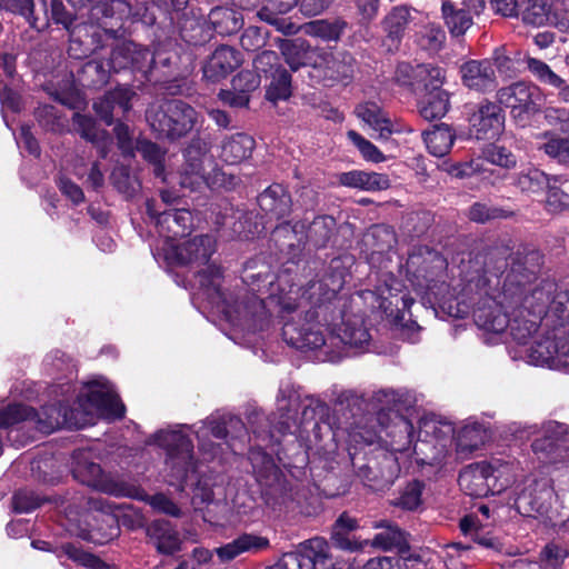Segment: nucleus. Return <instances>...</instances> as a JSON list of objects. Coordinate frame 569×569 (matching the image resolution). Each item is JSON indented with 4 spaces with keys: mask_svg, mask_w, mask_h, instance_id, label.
Listing matches in <instances>:
<instances>
[{
    "mask_svg": "<svg viewBox=\"0 0 569 569\" xmlns=\"http://www.w3.org/2000/svg\"><path fill=\"white\" fill-rule=\"evenodd\" d=\"M305 229V221H297L293 224L290 222H283L273 229L272 239L281 249H293L302 244Z\"/></svg>",
    "mask_w": 569,
    "mask_h": 569,
    "instance_id": "obj_49",
    "label": "nucleus"
},
{
    "mask_svg": "<svg viewBox=\"0 0 569 569\" xmlns=\"http://www.w3.org/2000/svg\"><path fill=\"white\" fill-rule=\"evenodd\" d=\"M475 321L480 328L496 333L503 332L511 322L509 316L497 306L475 311Z\"/></svg>",
    "mask_w": 569,
    "mask_h": 569,
    "instance_id": "obj_50",
    "label": "nucleus"
},
{
    "mask_svg": "<svg viewBox=\"0 0 569 569\" xmlns=\"http://www.w3.org/2000/svg\"><path fill=\"white\" fill-rule=\"evenodd\" d=\"M340 184L359 188L366 191H380L390 187V180L386 174L353 170L339 174Z\"/></svg>",
    "mask_w": 569,
    "mask_h": 569,
    "instance_id": "obj_31",
    "label": "nucleus"
},
{
    "mask_svg": "<svg viewBox=\"0 0 569 569\" xmlns=\"http://www.w3.org/2000/svg\"><path fill=\"white\" fill-rule=\"evenodd\" d=\"M147 120L157 138L177 141L194 128L198 112L189 103L172 99L149 109Z\"/></svg>",
    "mask_w": 569,
    "mask_h": 569,
    "instance_id": "obj_2",
    "label": "nucleus"
},
{
    "mask_svg": "<svg viewBox=\"0 0 569 569\" xmlns=\"http://www.w3.org/2000/svg\"><path fill=\"white\" fill-rule=\"evenodd\" d=\"M543 264V256L535 248L523 246L510 253V268L502 283V296L517 298L521 286H531Z\"/></svg>",
    "mask_w": 569,
    "mask_h": 569,
    "instance_id": "obj_4",
    "label": "nucleus"
},
{
    "mask_svg": "<svg viewBox=\"0 0 569 569\" xmlns=\"http://www.w3.org/2000/svg\"><path fill=\"white\" fill-rule=\"evenodd\" d=\"M72 123L76 132L79 133L82 139L93 144L106 140L108 137L107 131L99 129L97 121L90 116L76 112L72 116Z\"/></svg>",
    "mask_w": 569,
    "mask_h": 569,
    "instance_id": "obj_53",
    "label": "nucleus"
},
{
    "mask_svg": "<svg viewBox=\"0 0 569 569\" xmlns=\"http://www.w3.org/2000/svg\"><path fill=\"white\" fill-rule=\"evenodd\" d=\"M147 443L166 451L164 466L170 485L182 490L189 476L198 472L193 442L182 430H159L148 438Z\"/></svg>",
    "mask_w": 569,
    "mask_h": 569,
    "instance_id": "obj_1",
    "label": "nucleus"
},
{
    "mask_svg": "<svg viewBox=\"0 0 569 569\" xmlns=\"http://www.w3.org/2000/svg\"><path fill=\"white\" fill-rule=\"evenodd\" d=\"M463 84L469 89L485 92L497 86L496 72L490 60H470L460 68Z\"/></svg>",
    "mask_w": 569,
    "mask_h": 569,
    "instance_id": "obj_23",
    "label": "nucleus"
},
{
    "mask_svg": "<svg viewBox=\"0 0 569 569\" xmlns=\"http://www.w3.org/2000/svg\"><path fill=\"white\" fill-rule=\"evenodd\" d=\"M320 62H315V67L322 73L323 79L329 84L338 81H348L352 78L355 71V58L351 53L338 50L330 53H323Z\"/></svg>",
    "mask_w": 569,
    "mask_h": 569,
    "instance_id": "obj_21",
    "label": "nucleus"
},
{
    "mask_svg": "<svg viewBox=\"0 0 569 569\" xmlns=\"http://www.w3.org/2000/svg\"><path fill=\"white\" fill-rule=\"evenodd\" d=\"M426 76H430V71H428L423 66H412L408 62L399 63L395 72L397 83L408 87L415 92H417L418 87L417 80H421Z\"/></svg>",
    "mask_w": 569,
    "mask_h": 569,
    "instance_id": "obj_56",
    "label": "nucleus"
},
{
    "mask_svg": "<svg viewBox=\"0 0 569 569\" xmlns=\"http://www.w3.org/2000/svg\"><path fill=\"white\" fill-rule=\"evenodd\" d=\"M481 153L486 161L505 169H512L517 164V157L503 146L488 144Z\"/></svg>",
    "mask_w": 569,
    "mask_h": 569,
    "instance_id": "obj_59",
    "label": "nucleus"
},
{
    "mask_svg": "<svg viewBox=\"0 0 569 569\" xmlns=\"http://www.w3.org/2000/svg\"><path fill=\"white\" fill-rule=\"evenodd\" d=\"M393 230L386 224H375L368 229L362 238L363 246L371 253H383L396 244Z\"/></svg>",
    "mask_w": 569,
    "mask_h": 569,
    "instance_id": "obj_45",
    "label": "nucleus"
},
{
    "mask_svg": "<svg viewBox=\"0 0 569 569\" xmlns=\"http://www.w3.org/2000/svg\"><path fill=\"white\" fill-rule=\"evenodd\" d=\"M460 529L465 537L469 538L473 542V546L463 542H452L447 546L448 549L467 551L478 548L482 550L487 556H493L505 551V545L502 541L491 532L485 531L476 517H463L460 520Z\"/></svg>",
    "mask_w": 569,
    "mask_h": 569,
    "instance_id": "obj_13",
    "label": "nucleus"
},
{
    "mask_svg": "<svg viewBox=\"0 0 569 569\" xmlns=\"http://www.w3.org/2000/svg\"><path fill=\"white\" fill-rule=\"evenodd\" d=\"M254 139L246 133H234L221 141L220 158L228 164H238L247 160L253 149Z\"/></svg>",
    "mask_w": 569,
    "mask_h": 569,
    "instance_id": "obj_28",
    "label": "nucleus"
},
{
    "mask_svg": "<svg viewBox=\"0 0 569 569\" xmlns=\"http://www.w3.org/2000/svg\"><path fill=\"white\" fill-rule=\"evenodd\" d=\"M377 422V418L375 419ZM383 431H381V426L378 423L368 425L357 422L348 432V441L355 447L361 445H373V443H382L383 442Z\"/></svg>",
    "mask_w": 569,
    "mask_h": 569,
    "instance_id": "obj_52",
    "label": "nucleus"
},
{
    "mask_svg": "<svg viewBox=\"0 0 569 569\" xmlns=\"http://www.w3.org/2000/svg\"><path fill=\"white\" fill-rule=\"evenodd\" d=\"M63 552L68 558L90 569H116V567L109 566L103 562L99 557L83 551L72 543H66L62 546Z\"/></svg>",
    "mask_w": 569,
    "mask_h": 569,
    "instance_id": "obj_61",
    "label": "nucleus"
},
{
    "mask_svg": "<svg viewBox=\"0 0 569 569\" xmlns=\"http://www.w3.org/2000/svg\"><path fill=\"white\" fill-rule=\"evenodd\" d=\"M358 478L373 490H385L389 488L398 476L399 467L397 460L388 453H382L381 459H369L367 463L357 466Z\"/></svg>",
    "mask_w": 569,
    "mask_h": 569,
    "instance_id": "obj_11",
    "label": "nucleus"
},
{
    "mask_svg": "<svg viewBox=\"0 0 569 569\" xmlns=\"http://www.w3.org/2000/svg\"><path fill=\"white\" fill-rule=\"evenodd\" d=\"M34 114L39 124L46 130L52 132H62L64 130L66 126L62 116L56 107L49 104L40 106L36 109Z\"/></svg>",
    "mask_w": 569,
    "mask_h": 569,
    "instance_id": "obj_63",
    "label": "nucleus"
},
{
    "mask_svg": "<svg viewBox=\"0 0 569 569\" xmlns=\"http://www.w3.org/2000/svg\"><path fill=\"white\" fill-rule=\"evenodd\" d=\"M545 323L547 327L552 328L553 331L559 332L561 328L569 325V290H559L557 288L549 305Z\"/></svg>",
    "mask_w": 569,
    "mask_h": 569,
    "instance_id": "obj_43",
    "label": "nucleus"
},
{
    "mask_svg": "<svg viewBox=\"0 0 569 569\" xmlns=\"http://www.w3.org/2000/svg\"><path fill=\"white\" fill-rule=\"evenodd\" d=\"M241 63L240 52L229 46L218 47L206 61L202 70L204 78L216 82L226 78Z\"/></svg>",
    "mask_w": 569,
    "mask_h": 569,
    "instance_id": "obj_22",
    "label": "nucleus"
},
{
    "mask_svg": "<svg viewBox=\"0 0 569 569\" xmlns=\"http://www.w3.org/2000/svg\"><path fill=\"white\" fill-rule=\"evenodd\" d=\"M449 94L447 91L439 89L426 92L419 102L420 116L432 121L442 118L449 110Z\"/></svg>",
    "mask_w": 569,
    "mask_h": 569,
    "instance_id": "obj_44",
    "label": "nucleus"
},
{
    "mask_svg": "<svg viewBox=\"0 0 569 569\" xmlns=\"http://www.w3.org/2000/svg\"><path fill=\"white\" fill-rule=\"evenodd\" d=\"M348 27L347 21L341 18L333 20H316L309 24V32L326 41H337Z\"/></svg>",
    "mask_w": 569,
    "mask_h": 569,
    "instance_id": "obj_54",
    "label": "nucleus"
},
{
    "mask_svg": "<svg viewBox=\"0 0 569 569\" xmlns=\"http://www.w3.org/2000/svg\"><path fill=\"white\" fill-rule=\"evenodd\" d=\"M208 18L213 30L221 36L233 34L243 27L242 14L231 8L216 7Z\"/></svg>",
    "mask_w": 569,
    "mask_h": 569,
    "instance_id": "obj_36",
    "label": "nucleus"
},
{
    "mask_svg": "<svg viewBox=\"0 0 569 569\" xmlns=\"http://www.w3.org/2000/svg\"><path fill=\"white\" fill-rule=\"evenodd\" d=\"M547 174L539 169H528L521 171L516 176L515 184L521 189V191L537 192L543 188L547 183Z\"/></svg>",
    "mask_w": 569,
    "mask_h": 569,
    "instance_id": "obj_62",
    "label": "nucleus"
},
{
    "mask_svg": "<svg viewBox=\"0 0 569 569\" xmlns=\"http://www.w3.org/2000/svg\"><path fill=\"white\" fill-rule=\"evenodd\" d=\"M528 70L542 83L561 88L565 84V80L556 74L547 63L541 60L528 57L526 59Z\"/></svg>",
    "mask_w": 569,
    "mask_h": 569,
    "instance_id": "obj_60",
    "label": "nucleus"
},
{
    "mask_svg": "<svg viewBox=\"0 0 569 569\" xmlns=\"http://www.w3.org/2000/svg\"><path fill=\"white\" fill-rule=\"evenodd\" d=\"M418 11L407 6H398L390 10L383 18L382 27L387 34V40L392 46L398 47L408 26L416 20Z\"/></svg>",
    "mask_w": 569,
    "mask_h": 569,
    "instance_id": "obj_27",
    "label": "nucleus"
},
{
    "mask_svg": "<svg viewBox=\"0 0 569 569\" xmlns=\"http://www.w3.org/2000/svg\"><path fill=\"white\" fill-rule=\"evenodd\" d=\"M76 453V465L72 467L74 479L88 487L114 497L140 498L141 488L132 482L124 481L118 477L104 475L101 467L94 462L82 461Z\"/></svg>",
    "mask_w": 569,
    "mask_h": 569,
    "instance_id": "obj_3",
    "label": "nucleus"
},
{
    "mask_svg": "<svg viewBox=\"0 0 569 569\" xmlns=\"http://www.w3.org/2000/svg\"><path fill=\"white\" fill-rule=\"evenodd\" d=\"M148 535L160 553L173 555L181 549L179 535L167 520H154L148 527Z\"/></svg>",
    "mask_w": 569,
    "mask_h": 569,
    "instance_id": "obj_30",
    "label": "nucleus"
},
{
    "mask_svg": "<svg viewBox=\"0 0 569 569\" xmlns=\"http://www.w3.org/2000/svg\"><path fill=\"white\" fill-rule=\"evenodd\" d=\"M138 46L133 42L121 43L117 46L110 56V64L114 71L126 69L129 66L144 71L146 63Z\"/></svg>",
    "mask_w": 569,
    "mask_h": 569,
    "instance_id": "obj_42",
    "label": "nucleus"
},
{
    "mask_svg": "<svg viewBox=\"0 0 569 569\" xmlns=\"http://www.w3.org/2000/svg\"><path fill=\"white\" fill-rule=\"evenodd\" d=\"M531 447L535 453L557 461L561 453L569 448L567 427L560 423L550 425L545 436L536 439Z\"/></svg>",
    "mask_w": 569,
    "mask_h": 569,
    "instance_id": "obj_25",
    "label": "nucleus"
},
{
    "mask_svg": "<svg viewBox=\"0 0 569 569\" xmlns=\"http://www.w3.org/2000/svg\"><path fill=\"white\" fill-rule=\"evenodd\" d=\"M419 433L420 437L429 438L448 448L452 440L455 429L450 422L436 416H428L420 419Z\"/></svg>",
    "mask_w": 569,
    "mask_h": 569,
    "instance_id": "obj_39",
    "label": "nucleus"
},
{
    "mask_svg": "<svg viewBox=\"0 0 569 569\" xmlns=\"http://www.w3.org/2000/svg\"><path fill=\"white\" fill-rule=\"evenodd\" d=\"M519 291L517 298L502 296V303H506L507 308L513 310L523 309L535 319L545 321L551 299L557 291V284L552 281L545 280L533 288H530V286H521Z\"/></svg>",
    "mask_w": 569,
    "mask_h": 569,
    "instance_id": "obj_7",
    "label": "nucleus"
},
{
    "mask_svg": "<svg viewBox=\"0 0 569 569\" xmlns=\"http://www.w3.org/2000/svg\"><path fill=\"white\" fill-rule=\"evenodd\" d=\"M183 157L184 162L178 171L181 188L194 191L203 184L207 186L208 172L204 163L207 160L213 163L209 156V143L200 137L192 138L183 151Z\"/></svg>",
    "mask_w": 569,
    "mask_h": 569,
    "instance_id": "obj_5",
    "label": "nucleus"
},
{
    "mask_svg": "<svg viewBox=\"0 0 569 569\" xmlns=\"http://www.w3.org/2000/svg\"><path fill=\"white\" fill-rule=\"evenodd\" d=\"M280 51L291 71H298L301 67L311 64L315 51L301 39L282 40Z\"/></svg>",
    "mask_w": 569,
    "mask_h": 569,
    "instance_id": "obj_37",
    "label": "nucleus"
},
{
    "mask_svg": "<svg viewBox=\"0 0 569 569\" xmlns=\"http://www.w3.org/2000/svg\"><path fill=\"white\" fill-rule=\"evenodd\" d=\"M511 216V211L485 202H475L468 211L469 219L478 223H486L495 219H502Z\"/></svg>",
    "mask_w": 569,
    "mask_h": 569,
    "instance_id": "obj_58",
    "label": "nucleus"
},
{
    "mask_svg": "<svg viewBox=\"0 0 569 569\" xmlns=\"http://www.w3.org/2000/svg\"><path fill=\"white\" fill-rule=\"evenodd\" d=\"M262 496L270 506L280 507L295 499L293 489L281 471L270 463L264 472L258 475Z\"/></svg>",
    "mask_w": 569,
    "mask_h": 569,
    "instance_id": "obj_17",
    "label": "nucleus"
},
{
    "mask_svg": "<svg viewBox=\"0 0 569 569\" xmlns=\"http://www.w3.org/2000/svg\"><path fill=\"white\" fill-rule=\"evenodd\" d=\"M455 139V130L446 123L437 124L431 131L423 132L427 148L436 157L447 154L452 148Z\"/></svg>",
    "mask_w": 569,
    "mask_h": 569,
    "instance_id": "obj_41",
    "label": "nucleus"
},
{
    "mask_svg": "<svg viewBox=\"0 0 569 569\" xmlns=\"http://www.w3.org/2000/svg\"><path fill=\"white\" fill-rule=\"evenodd\" d=\"M306 558L309 559L310 569H336L329 553L328 542L323 538H312L303 542Z\"/></svg>",
    "mask_w": 569,
    "mask_h": 569,
    "instance_id": "obj_48",
    "label": "nucleus"
},
{
    "mask_svg": "<svg viewBox=\"0 0 569 569\" xmlns=\"http://www.w3.org/2000/svg\"><path fill=\"white\" fill-rule=\"evenodd\" d=\"M147 212L150 217L157 218V226L168 238L184 237L192 227V214L186 209H169L158 212L153 209V204L147 202Z\"/></svg>",
    "mask_w": 569,
    "mask_h": 569,
    "instance_id": "obj_20",
    "label": "nucleus"
},
{
    "mask_svg": "<svg viewBox=\"0 0 569 569\" xmlns=\"http://www.w3.org/2000/svg\"><path fill=\"white\" fill-rule=\"evenodd\" d=\"M458 483L466 495L473 498H483L503 489L502 485H498L496 470L485 461L463 468L459 473Z\"/></svg>",
    "mask_w": 569,
    "mask_h": 569,
    "instance_id": "obj_9",
    "label": "nucleus"
},
{
    "mask_svg": "<svg viewBox=\"0 0 569 569\" xmlns=\"http://www.w3.org/2000/svg\"><path fill=\"white\" fill-rule=\"evenodd\" d=\"M448 448L442 443L435 442L429 438L420 437L412 448L417 463L433 466L440 462L447 455Z\"/></svg>",
    "mask_w": 569,
    "mask_h": 569,
    "instance_id": "obj_47",
    "label": "nucleus"
},
{
    "mask_svg": "<svg viewBox=\"0 0 569 569\" xmlns=\"http://www.w3.org/2000/svg\"><path fill=\"white\" fill-rule=\"evenodd\" d=\"M483 445V435L476 426L463 427L457 438V452L467 456Z\"/></svg>",
    "mask_w": 569,
    "mask_h": 569,
    "instance_id": "obj_57",
    "label": "nucleus"
},
{
    "mask_svg": "<svg viewBox=\"0 0 569 569\" xmlns=\"http://www.w3.org/2000/svg\"><path fill=\"white\" fill-rule=\"evenodd\" d=\"M258 204L270 219L284 218L290 214L292 209L290 193L279 183L269 186L262 193H260L258 197Z\"/></svg>",
    "mask_w": 569,
    "mask_h": 569,
    "instance_id": "obj_26",
    "label": "nucleus"
},
{
    "mask_svg": "<svg viewBox=\"0 0 569 569\" xmlns=\"http://www.w3.org/2000/svg\"><path fill=\"white\" fill-rule=\"evenodd\" d=\"M562 332L553 331L552 336H547L535 341L528 349L530 362L537 366L565 367L569 368V349L563 340Z\"/></svg>",
    "mask_w": 569,
    "mask_h": 569,
    "instance_id": "obj_12",
    "label": "nucleus"
},
{
    "mask_svg": "<svg viewBox=\"0 0 569 569\" xmlns=\"http://www.w3.org/2000/svg\"><path fill=\"white\" fill-rule=\"evenodd\" d=\"M200 289L203 290L207 298L212 305L226 302L223 292L221 291L222 270L214 263H209L204 269L197 273Z\"/></svg>",
    "mask_w": 569,
    "mask_h": 569,
    "instance_id": "obj_35",
    "label": "nucleus"
},
{
    "mask_svg": "<svg viewBox=\"0 0 569 569\" xmlns=\"http://www.w3.org/2000/svg\"><path fill=\"white\" fill-rule=\"evenodd\" d=\"M88 400L94 407L114 418H121L124 415V406L120 398L106 385L92 382L89 388Z\"/></svg>",
    "mask_w": 569,
    "mask_h": 569,
    "instance_id": "obj_33",
    "label": "nucleus"
},
{
    "mask_svg": "<svg viewBox=\"0 0 569 569\" xmlns=\"http://www.w3.org/2000/svg\"><path fill=\"white\" fill-rule=\"evenodd\" d=\"M336 228V220L331 216L316 217L309 224H306L302 244H310L316 249L325 248Z\"/></svg>",
    "mask_w": 569,
    "mask_h": 569,
    "instance_id": "obj_34",
    "label": "nucleus"
},
{
    "mask_svg": "<svg viewBox=\"0 0 569 569\" xmlns=\"http://www.w3.org/2000/svg\"><path fill=\"white\" fill-rule=\"evenodd\" d=\"M357 114L375 131L379 132L380 139L387 140L390 137L392 132L390 120L385 117L377 104H361L357 108Z\"/></svg>",
    "mask_w": 569,
    "mask_h": 569,
    "instance_id": "obj_51",
    "label": "nucleus"
},
{
    "mask_svg": "<svg viewBox=\"0 0 569 569\" xmlns=\"http://www.w3.org/2000/svg\"><path fill=\"white\" fill-rule=\"evenodd\" d=\"M309 559L306 558L303 543L297 551L286 552L277 563L268 569H310Z\"/></svg>",
    "mask_w": 569,
    "mask_h": 569,
    "instance_id": "obj_64",
    "label": "nucleus"
},
{
    "mask_svg": "<svg viewBox=\"0 0 569 569\" xmlns=\"http://www.w3.org/2000/svg\"><path fill=\"white\" fill-rule=\"evenodd\" d=\"M328 406L321 400L315 397H306L302 401V412L300 421L298 422L293 418H287L280 422V430L286 432L290 431L292 426L297 425H306L308 422L315 421V427L318 426L317 419H322L328 415Z\"/></svg>",
    "mask_w": 569,
    "mask_h": 569,
    "instance_id": "obj_46",
    "label": "nucleus"
},
{
    "mask_svg": "<svg viewBox=\"0 0 569 569\" xmlns=\"http://www.w3.org/2000/svg\"><path fill=\"white\" fill-rule=\"evenodd\" d=\"M267 79H271L266 92L268 100L276 102L278 100H286L291 96V74L284 68Z\"/></svg>",
    "mask_w": 569,
    "mask_h": 569,
    "instance_id": "obj_55",
    "label": "nucleus"
},
{
    "mask_svg": "<svg viewBox=\"0 0 569 569\" xmlns=\"http://www.w3.org/2000/svg\"><path fill=\"white\" fill-rule=\"evenodd\" d=\"M471 132L478 139H493L503 126V116L500 107L490 101H483L470 116Z\"/></svg>",
    "mask_w": 569,
    "mask_h": 569,
    "instance_id": "obj_18",
    "label": "nucleus"
},
{
    "mask_svg": "<svg viewBox=\"0 0 569 569\" xmlns=\"http://www.w3.org/2000/svg\"><path fill=\"white\" fill-rule=\"evenodd\" d=\"M553 490L546 481L528 479L516 493L515 507L519 513L532 517L548 516L552 507Z\"/></svg>",
    "mask_w": 569,
    "mask_h": 569,
    "instance_id": "obj_10",
    "label": "nucleus"
},
{
    "mask_svg": "<svg viewBox=\"0 0 569 569\" xmlns=\"http://www.w3.org/2000/svg\"><path fill=\"white\" fill-rule=\"evenodd\" d=\"M270 547V541L267 537L242 533L232 541L218 547L213 550L220 562H230L244 552H259Z\"/></svg>",
    "mask_w": 569,
    "mask_h": 569,
    "instance_id": "obj_24",
    "label": "nucleus"
},
{
    "mask_svg": "<svg viewBox=\"0 0 569 569\" xmlns=\"http://www.w3.org/2000/svg\"><path fill=\"white\" fill-rule=\"evenodd\" d=\"M299 0H263L261 8L257 11V17L269 24L276 26L278 30L288 33L293 28L292 23H287L281 14L288 13L293 7L298 6Z\"/></svg>",
    "mask_w": 569,
    "mask_h": 569,
    "instance_id": "obj_32",
    "label": "nucleus"
},
{
    "mask_svg": "<svg viewBox=\"0 0 569 569\" xmlns=\"http://www.w3.org/2000/svg\"><path fill=\"white\" fill-rule=\"evenodd\" d=\"M373 528L383 529L377 533L369 542L371 547L385 551L397 549L400 553L409 550V543L406 533L390 521L375 522Z\"/></svg>",
    "mask_w": 569,
    "mask_h": 569,
    "instance_id": "obj_29",
    "label": "nucleus"
},
{
    "mask_svg": "<svg viewBox=\"0 0 569 569\" xmlns=\"http://www.w3.org/2000/svg\"><path fill=\"white\" fill-rule=\"evenodd\" d=\"M338 338L343 345L362 348L369 343L371 336L361 317L350 316L342 321Z\"/></svg>",
    "mask_w": 569,
    "mask_h": 569,
    "instance_id": "obj_38",
    "label": "nucleus"
},
{
    "mask_svg": "<svg viewBox=\"0 0 569 569\" xmlns=\"http://www.w3.org/2000/svg\"><path fill=\"white\" fill-rule=\"evenodd\" d=\"M216 251V240L212 236L200 234L181 242L173 248V257L181 266H206Z\"/></svg>",
    "mask_w": 569,
    "mask_h": 569,
    "instance_id": "obj_15",
    "label": "nucleus"
},
{
    "mask_svg": "<svg viewBox=\"0 0 569 569\" xmlns=\"http://www.w3.org/2000/svg\"><path fill=\"white\" fill-rule=\"evenodd\" d=\"M497 100L500 104L512 110L522 112H535L539 106V88L526 82H516L501 88L497 92Z\"/></svg>",
    "mask_w": 569,
    "mask_h": 569,
    "instance_id": "obj_16",
    "label": "nucleus"
},
{
    "mask_svg": "<svg viewBox=\"0 0 569 569\" xmlns=\"http://www.w3.org/2000/svg\"><path fill=\"white\" fill-rule=\"evenodd\" d=\"M22 421L33 422L43 433H50L66 422L61 419V409L56 405L43 408L41 413L26 405H9L0 410V428H8Z\"/></svg>",
    "mask_w": 569,
    "mask_h": 569,
    "instance_id": "obj_6",
    "label": "nucleus"
},
{
    "mask_svg": "<svg viewBox=\"0 0 569 569\" xmlns=\"http://www.w3.org/2000/svg\"><path fill=\"white\" fill-rule=\"evenodd\" d=\"M317 312L309 310L305 318L288 321L282 328V338L299 350L318 349L326 343L321 327L316 322Z\"/></svg>",
    "mask_w": 569,
    "mask_h": 569,
    "instance_id": "obj_8",
    "label": "nucleus"
},
{
    "mask_svg": "<svg viewBox=\"0 0 569 569\" xmlns=\"http://www.w3.org/2000/svg\"><path fill=\"white\" fill-rule=\"evenodd\" d=\"M463 8L456 7L451 1L442 2V19L452 36H462L471 26V13H479L485 7V0H463Z\"/></svg>",
    "mask_w": 569,
    "mask_h": 569,
    "instance_id": "obj_19",
    "label": "nucleus"
},
{
    "mask_svg": "<svg viewBox=\"0 0 569 569\" xmlns=\"http://www.w3.org/2000/svg\"><path fill=\"white\" fill-rule=\"evenodd\" d=\"M542 140L538 150L559 164L569 166V137H560L556 132L548 130L540 134Z\"/></svg>",
    "mask_w": 569,
    "mask_h": 569,
    "instance_id": "obj_40",
    "label": "nucleus"
},
{
    "mask_svg": "<svg viewBox=\"0 0 569 569\" xmlns=\"http://www.w3.org/2000/svg\"><path fill=\"white\" fill-rule=\"evenodd\" d=\"M377 423L383 431V445L392 452H407L411 448L413 425L402 415L395 413L390 417L381 412Z\"/></svg>",
    "mask_w": 569,
    "mask_h": 569,
    "instance_id": "obj_14",
    "label": "nucleus"
}]
</instances>
